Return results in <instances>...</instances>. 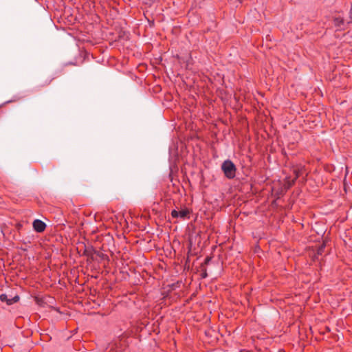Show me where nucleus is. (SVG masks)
<instances>
[{"instance_id": "obj_1", "label": "nucleus", "mask_w": 352, "mask_h": 352, "mask_svg": "<svg viewBox=\"0 0 352 352\" xmlns=\"http://www.w3.org/2000/svg\"><path fill=\"white\" fill-rule=\"evenodd\" d=\"M221 170L228 179H233L236 176V166L230 160H226L222 163Z\"/></svg>"}, {"instance_id": "obj_2", "label": "nucleus", "mask_w": 352, "mask_h": 352, "mask_svg": "<svg viewBox=\"0 0 352 352\" xmlns=\"http://www.w3.org/2000/svg\"><path fill=\"white\" fill-rule=\"evenodd\" d=\"M305 171H306V170H305V166L301 164L296 165V166H294L293 173L295 175V177L291 181L289 180V178H287V182L288 184V187L292 186L295 183V181L298 177L302 176L305 173Z\"/></svg>"}, {"instance_id": "obj_3", "label": "nucleus", "mask_w": 352, "mask_h": 352, "mask_svg": "<svg viewBox=\"0 0 352 352\" xmlns=\"http://www.w3.org/2000/svg\"><path fill=\"white\" fill-rule=\"evenodd\" d=\"M331 23L333 24V26L336 30H344L346 26L343 17L340 14L333 16L332 17Z\"/></svg>"}, {"instance_id": "obj_4", "label": "nucleus", "mask_w": 352, "mask_h": 352, "mask_svg": "<svg viewBox=\"0 0 352 352\" xmlns=\"http://www.w3.org/2000/svg\"><path fill=\"white\" fill-rule=\"evenodd\" d=\"M34 230L37 232H43L46 228V224L39 219H35L32 223Z\"/></svg>"}, {"instance_id": "obj_5", "label": "nucleus", "mask_w": 352, "mask_h": 352, "mask_svg": "<svg viewBox=\"0 0 352 352\" xmlns=\"http://www.w3.org/2000/svg\"><path fill=\"white\" fill-rule=\"evenodd\" d=\"M190 213V211L188 209H183L180 211H177L176 210H173L171 212V216L173 218H178L185 219Z\"/></svg>"}, {"instance_id": "obj_6", "label": "nucleus", "mask_w": 352, "mask_h": 352, "mask_svg": "<svg viewBox=\"0 0 352 352\" xmlns=\"http://www.w3.org/2000/svg\"><path fill=\"white\" fill-rule=\"evenodd\" d=\"M19 300V297L18 296H14L12 298H10V300H8V305H12L14 302H18Z\"/></svg>"}, {"instance_id": "obj_7", "label": "nucleus", "mask_w": 352, "mask_h": 352, "mask_svg": "<svg viewBox=\"0 0 352 352\" xmlns=\"http://www.w3.org/2000/svg\"><path fill=\"white\" fill-rule=\"evenodd\" d=\"M10 300V298H8V296L5 294H3L0 296V300L2 302H6L8 304V300Z\"/></svg>"}, {"instance_id": "obj_8", "label": "nucleus", "mask_w": 352, "mask_h": 352, "mask_svg": "<svg viewBox=\"0 0 352 352\" xmlns=\"http://www.w3.org/2000/svg\"><path fill=\"white\" fill-rule=\"evenodd\" d=\"M210 258H208V257H207V258H206V260H205V263H208L210 261Z\"/></svg>"}]
</instances>
